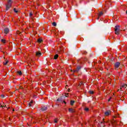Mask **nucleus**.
I'll use <instances>...</instances> for the list:
<instances>
[{"mask_svg":"<svg viewBox=\"0 0 127 127\" xmlns=\"http://www.w3.org/2000/svg\"><path fill=\"white\" fill-rule=\"evenodd\" d=\"M126 13L127 14V10L126 11Z\"/></svg>","mask_w":127,"mask_h":127,"instance_id":"40","label":"nucleus"},{"mask_svg":"<svg viewBox=\"0 0 127 127\" xmlns=\"http://www.w3.org/2000/svg\"><path fill=\"white\" fill-rule=\"evenodd\" d=\"M20 89H23V87H22V86H20Z\"/></svg>","mask_w":127,"mask_h":127,"instance_id":"34","label":"nucleus"},{"mask_svg":"<svg viewBox=\"0 0 127 127\" xmlns=\"http://www.w3.org/2000/svg\"><path fill=\"white\" fill-rule=\"evenodd\" d=\"M121 65V63L120 62H117L115 64V69H118L120 67V65Z\"/></svg>","mask_w":127,"mask_h":127,"instance_id":"5","label":"nucleus"},{"mask_svg":"<svg viewBox=\"0 0 127 127\" xmlns=\"http://www.w3.org/2000/svg\"><path fill=\"white\" fill-rule=\"evenodd\" d=\"M17 73L20 75L21 76L22 75V72H21V71L19 70L17 72Z\"/></svg>","mask_w":127,"mask_h":127,"instance_id":"15","label":"nucleus"},{"mask_svg":"<svg viewBox=\"0 0 127 127\" xmlns=\"http://www.w3.org/2000/svg\"><path fill=\"white\" fill-rule=\"evenodd\" d=\"M89 94H91V95H93V94H94V91H89Z\"/></svg>","mask_w":127,"mask_h":127,"instance_id":"24","label":"nucleus"},{"mask_svg":"<svg viewBox=\"0 0 127 127\" xmlns=\"http://www.w3.org/2000/svg\"><path fill=\"white\" fill-rule=\"evenodd\" d=\"M112 100V97H110V98L108 99V102H110Z\"/></svg>","mask_w":127,"mask_h":127,"instance_id":"28","label":"nucleus"},{"mask_svg":"<svg viewBox=\"0 0 127 127\" xmlns=\"http://www.w3.org/2000/svg\"><path fill=\"white\" fill-rule=\"evenodd\" d=\"M33 15V14L32 13V12H30L29 13V16L30 17H31Z\"/></svg>","mask_w":127,"mask_h":127,"instance_id":"21","label":"nucleus"},{"mask_svg":"<svg viewBox=\"0 0 127 127\" xmlns=\"http://www.w3.org/2000/svg\"><path fill=\"white\" fill-rule=\"evenodd\" d=\"M13 11L15 12V13H17L19 12V10L18 9H16V8H14Z\"/></svg>","mask_w":127,"mask_h":127,"instance_id":"9","label":"nucleus"},{"mask_svg":"<svg viewBox=\"0 0 127 127\" xmlns=\"http://www.w3.org/2000/svg\"><path fill=\"white\" fill-rule=\"evenodd\" d=\"M8 32H9V29H8V28H5L4 29V33H5V34H7V33H8Z\"/></svg>","mask_w":127,"mask_h":127,"instance_id":"7","label":"nucleus"},{"mask_svg":"<svg viewBox=\"0 0 127 127\" xmlns=\"http://www.w3.org/2000/svg\"><path fill=\"white\" fill-rule=\"evenodd\" d=\"M53 26H56V25H57V24H56V22H54L53 23Z\"/></svg>","mask_w":127,"mask_h":127,"instance_id":"22","label":"nucleus"},{"mask_svg":"<svg viewBox=\"0 0 127 127\" xmlns=\"http://www.w3.org/2000/svg\"><path fill=\"white\" fill-rule=\"evenodd\" d=\"M74 103H75V101H73V100H71L70 101V105H71V106H73V105H74Z\"/></svg>","mask_w":127,"mask_h":127,"instance_id":"18","label":"nucleus"},{"mask_svg":"<svg viewBox=\"0 0 127 127\" xmlns=\"http://www.w3.org/2000/svg\"><path fill=\"white\" fill-rule=\"evenodd\" d=\"M99 19H100V17L98 16V17L97 18V20H99Z\"/></svg>","mask_w":127,"mask_h":127,"instance_id":"37","label":"nucleus"},{"mask_svg":"<svg viewBox=\"0 0 127 127\" xmlns=\"http://www.w3.org/2000/svg\"><path fill=\"white\" fill-rule=\"evenodd\" d=\"M31 62H32V60H31L29 61V63H30V64H31Z\"/></svg>","mask_w":127,"mask_h":127,"instance_id":"32","label":"nucleus"},{"mask_svg":"<svg viewBox=\"0 0 127 127\" xmlns=\"http://www.w3.org/2000/svg\"><path fill=\"white\" fill-rule=\"evenodd\" d=\"M59 56L58 55L56 54V55H55V56H54V59H57V58H58Z\"/></svg>","mask_w":127,"mask_h":127,"instance_id":"19","label":"nucleus"},{"mask_svg":"<svg viewBox=\"0 0 127 127\" xmlns=\"http://www.w3.org/2000/svg\"><path fill=\"white\" fill-rule=\"evenodd\" d=\"M33 103V101L31 100L30 103H29V106L31 107L32 106V103Z\"/></svg>","mask_w":127,"mask_h":127,"instance_id":"17","label":"nucleus"},{"mask_svg":"<svg viewBox=\"0 0 127 127\" xmlns=\"http://www.w3.org/2000/svg\"><path fill=\"white\" fill-rule=\"evenodd\" d=\"M1 41L2 42V43H5V40L4 39H1Z\"/></svg>","mask_w":127,"mask_h":127,"instance_id":"23","label":"nucleus"},{"mask_svg":"<svg viewBox=\"0 0 127 127\" xmlns=\"http://www.w3.org/2000/svg\"><path fill=\"white\" fill-rule=\"evenodd\" d=\"M68 112L69 113H75V109L73 108H69Z\"/></svg>","mask_w":127,"mask_h":127,"instance_id":"8","label":"nucleus"},{"mask_svg":"<svg viewBox=\"0 0 127 127\" xmlns=\"http://www.w3.org/2000/svg\"><path fill=\"white\" fill-rule=\"evenodd\" d=\"M82 68V66L80 65H78L77 67L73 70H71V72H73V73H78L80 70H81V68Z\"/></svg>","mask_w":127,"mask_h":127,"instance_id":"2","label":"nucleus"},{"mask_svg":"<svg viewBox=\"0 0 127 127\" xmlns=\"http://www.w3.org/2000/svg\"><path fill=\"white\" fill-rule=\"evenodd\" d=\"M120 31H121V29H120V26H116L115 27V34L117 35L120 34Z\"/></svg>","mask_w":127,"mask_h":127,"instance_id":"4","label":"nucleus"},{"mask_svg":"<svg viewBox=\"0 0 127 127\" xmlns=\"http://www.w3.org/2000/svg\"><path fill=\"white\" fill-rule=\"evenodd\" d=\"M8 63V61H5V62H3L4 65H6Z\"/></svg>","mask_w":127,"mask_h":127,"instance_id":"20","label":"nucleus"},{"mask_svg":"<svg viewBox=\"0 0 127 127\" xmlns=\"http://www.w3.org/2000/svg\"><path fill=\"white\" fill-rule=\"evenodd\" d=\"M46 110H47V107H46V106L43 107L41 108V111H46Z\"/></svg>","mask_w":127,"mask_h":127,"instance_id":"12","label":"nucleus"},{"mask_svg":"<svg viewBox=\"0 0 127 127\" xmlns=\"http://www.w3.org/2000/svg\"><path fill=\"white\" fill-rule=\"evenodd\" d=\"M112 114V111L111 110H106L104 113V117H109V116H111Z\"/></svg>","mask_w":127,"mask_h":127,"instance_id":"3","label":"nucleus"},{"mask_svg":"<svg viewBox=\"0 0 127 127\" xmlns=\"http://www.w3.org/2000/svg\"><path fill=\"white\" fill-rule=\"evenodd\" d=\"M84 111H85V112H89V111H90V109L88 107H85Z\"/></svg>","mask_w":127,"mask_h":127,"instance_id":"14","label":"nucleus"},{"mask_svg":"<svg viewBox=\"0 0 127 127\" xmlns=\"http://www.w3.org/2000/svg\"><path fill=\"white\" fill-rule=\"evenodd\" d=\"M43 41L42 39H38V42L39 43H41Z\"/></svg>","mask_w":127,"mask_h":127,"instance_id":"16","label":"nucleus"},{"mask_svg":"<svg viewBox=\"0 0 127 127\" xmlns=\"http://www.w3.org/2000/svg\"><path fill=\"white\" fill-rule=\"evenodd\" d=\"M82 39H83V38H80V41H82Z\"/></svg>","mask_w":127,"mask_h":127,"instance_id":"38","label":"nucleus"},{"mask_svg":"<svg viewBox=\"0 0 127 127\" xmlns=\"http://www.w3.org/2000/svg\"><path fill=\"white\" fill-rule=\"evenodd\" d=\"M16 33L17 34H20L21 33L19 31H17Z\"/></svg>","mask_w":127,"mask_h":127,"instance_id":"27","label":"nucleus"},{"mask_svg":"<svg viewBox=\"0 0 127 127\" xmlns=\"http://www.w3.org/2000/svg\"><path fill=\"white\" fill-rule=\"evenodd\" d=\"M105 121L102 122H101V124H105Z\"/></svg>","mask_w":127,"mask_h":127,"instance_id":"36","label":"nucleus"},{"mask_svg":"<svg viewBox=\"0 0 127 127\" xmlns=\"http://www.w3.org/2000/svg\"><path fill=\"white\" fill-rule=\"evenodd\" d=\"M103 14H104V13L102 11H100L98 13V15L99 17H101V16H102V15H103Z\"/></svg>","mask_w":127,"mask_h":127,"instance_id":"11","label":"nucleus"},{"mask_svg":"<svg viewBox=\"0 0 127 127\" xmlns=\"http://www.w3.org/2000/svg\"><path fill=\"white\" fill-rule=\"evenodd\" d=\"M82 54H84V55L87 54V52H86V51L83 52L82 53Z\"/></svg>","mask_w":127,"mask_h":127,"instance_id":"25","label":"nucleus"},{"mask_svg":"<svg viewBox=\"0 0 127 127\" xmlns=\"http://www.w3.org/2000/svg\"><path fill=\"white\" fill-rule=\"evenodd\" d=\"M127 84H124L123 85L121 86L120 90H122L123 88H124L125 89H126V88H127Z\"/></svg>","mask_w":127,"mask_h":127,"instance_id":"10","label":"nucleus"},{"mask_svg":"<svg viewBox=\"0 0 127 127\" xmlns=\"http://www.w3.org/2000/svg\"><path fill=\"white\" fill-rule=\"evenodd\" d=\"M57 101H58V102H59V101H60V98H58V99H57Z\"/></svg>","mask_w":127,"mask_h":127,"instance_id":"33","label":"nucleus"},{"mask_svg":"<svg viewBox=\"0 0 127 127\" xmlns=\"http://www.w3.org/2000/svg\"><path fill=\"white\" fill-rule=\"evenodd\" d=\"M1 107L2 108H5V107H6V105H1Z\"/></svg>","mask_w":127,"mask_h":127,"instance_id":"26","label":"nucleus"},{"mask_svg":"<svg viewBox=\"0 0 127 127\" xmlns=\"http://www.w3.org/2000/svg\"><path fill=\"white\" fill-rule=\"evenodd\" d=\"M58 121H57V119H56V120H55V123H56V124H57V123H58Z\"/></svg>","mask_w":127,"mask_h":127,"instance_id":"29","label":"nucleus"},{"mask_svg":"<svg viewBox=\"0 0 127 127\" xmlns=\"http://www.w3.org/2000/svg\"><path fill=\"white\" fill-rule=\"evenodd\" d=\"M63 102L64 103V104H66V102L65 101H64Z\"/></svg>","mask_w":127,"mask_h":127,"instance_id":"35","label":"nucleus"},{"mask_svg":"<svg viewBox=\"0 0 127 127\" xmlns=\"http://www.w3.org/2000/svg\"><path fill=\"white\" fill-rule=\"evenodd\" d=\"M84 86V83H83L82 81H80L78 84V87H81V86Z\"/></svg>","mask_w":127,"mask_h":127,"instance_id":"13","label":"nucleus"},{"mask_svg":"<svg viewBox=\"0 0 127 127\" xmlns=\"http://www.w3.org/2000/svg\"><path fill=\"white\" fill-rule=\"evenodd\" d=\"M42 55V53H41V52H37L36 53V56L37 57H40V56H41Z\"/></svg>","mask_w":127,"mask_h":127,"instance_id":"6","label":"nucleus"},{"mask_svg":"<svg viewBox=\"0 0 127 127\" xmlns=\"http://www.w3.org/2000/svg\"><path fill=\"white\" fill-rule=\"evenodd\" d=\"M69 96V94L67 93L65 94V97H68Z\"/></svg>","mask_w":127,"mask_h":127,"instance_id":"31","label":"nucleus"},{"mask_svg":"<svg viewBox=\"0 0 127 127\" xmlns=\"http://www.w3.org/2000/svg\"><path fill=\"white\" fill-rule=\"evenodd\" d=\"M12 112H14V109H13V110H12Z\"/></svg>","mask_w":127,"mask_h":127,"instance_id":"39","label":"nucleus"},{"mask_svg":"<svg viewBox=\"0 0 127 127\" xmlns=\"http://www.w3.org/2000/svg\"><path fill=\"white\" fill-rule=\"evenodd\" d=\"M13 3V0H7V3L6 4V10L7 11L9 9L11 6H12V3Z\"/></svg>","mask_w":127,"mask_h":127,"instance_id":"1","label":"nucleus"},{"mask_svg":"<svg viewBox=\"0 0 127 127\" xmlns=\"http://www.w3.org/2000/svg\"><path fill=\"white\" fill-rule=\"evenodd\" d=\"M4 95H1V97H2V98H4Z\"/></svg>","mask_w":127,"mask_h":127,"instance_id":"30","label":"nucleus"}]
</instances>
